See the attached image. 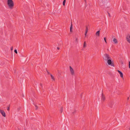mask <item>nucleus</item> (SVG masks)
Instances as JSON below:
<instances>
[{
	"instance_id": "obj_1",
	"label": "nucleus",
	"mask_w": 130,
	"mask_h": 130,
	"mask_svg": "<svg viewBox=\"0 0 130 130\" xmlns=\"http://www.w3.org/2000/svg\"><path fill=\"white\" fill-rule=\"evenodd\" d=\"M7 4L10 8H13L14 6V4L12 0H8Z\"/></svg>"
},
{
	"instance_id": "obj_2",
	"label": "nucleus",
	"mask_w": 130,
	"mask_h": 130,
	"mask_svg": "<svg viewBox=\"0 0 130 130\" xmlns=\"http://www.w3.org/2000/svg\"><path fill=\"white\" fill-rule=\"evenodd\" d=\"M103 59L106 61L109 59H111L109 55L107 54H105L104 55Z\"/></svg>"
},
{
	"instance_id": "obj_3",
	"label": "nucleus",
	"mask_w": 130,
	"mask_h": 130,
	"mask_svg": "<svg viewBox=\"0 0 130 130\" xmlns=\"http://www.w3.org/2000/svg\"><path fill=\"white\" fill-rule=\"evenodd\" d=\"M107 61V62L108 65H111L113 67L115 66L113 63L112 62L111 58L109 59Z\"/></svg>"
},
{
	"instance_id": "obj_4",
	"label": "nucleus",
	"mask_w": 130,
	"mask_h": 130,
	"mask_svg": "<svg viewBox=\"0 0 130 130\" xmlns=\"http://www.w3.org/2000/svg\"><path fill=\"white\" fill-rule=\"evenodd\" d=\"M114 103L112 102H110L109 103L108 105V106L111 108H112L113 106Z\"/></svg>"
},
{
	"instance_id": "obj_5",
	"label": "nucleus",
	"mask_w": 130,
	"mask_h": 130,
	"mask_svg": "<svg viewBox=\"0 0 130 130\" xmlns=\"http://www.w3.org/2000/svg\"><path fill=\"white\" fill-rule=\"evenodd\" d=\"M69 67L71 74L72 75H74V71L73 69L71 66H70Z\"/></svg>"
},
{
	"instance_id": "obj_6",
	"label": "nucleus",
	"mask_w": 130,
	"mask_h": 130,
	"mask_svg": "<svg viewBox=\"0 0 130 130\" xmlns=\"http://www.w3.org/2000/svg\"><path fill=\"white\" fill-rule=\"evenodd\" d=\"M0 112L3 117H6L5 113L4 110H0Z\"/></svg>"
},
{
	"instance_id": "obj_7",
	"label": "nucleus",
	"mask_w": 130,
	"mask_h": 130,
	"mask_svg": "<svg viewBox=\"0 0 130 130\" xmlns=\"http://www.w3.org/2000/svg\"><path fill=\"white\" fill-rule=\"evenodd\" d=\"M126 39L127 41L129 43H130V35H128L126 36Z\"/></svg>"
},
{
	"instance_id": "obj_8",
	"label": "nucleus",
	"mask_w": 130,
	"mask_h": 130,
	"mask_svg": "<svg viewBox=\"0 0 130 130\" xmlns=\"http://www.w3.org/2000/svg\"><path fill=\"white\" fill-rule=\"evenodd\" d=\"M101 100L102 102H104L105 100V97L104 95H103L102 92V93Z\"/></svg>"
},
{
	"instance_id": "obj_9",
	"label": "nucleus",
	"mask_w": 130,
	"mask_h": 130,
	"mask_svg": "<svg viewBox=\"0 0 130 130\" xmlns=\"http://www.w3.org/2000/svg\"><path fill=\"white\" fill-rule=\"evenodd\" d=\"M117 71L119 73L120 75V76L121 78H123V75L122 73L119 70H118Z\"/></svg>"
},
{
	"instance_id": "obj_10",
	"label": "nucleus",
	"mask_w": 130,
	"mask_h": 130,
	"mask_svg": "<svg viewBox=\"0 0 130 130\" xmlns=\"http://www.w3.org/2000/svg\"><path fill=\"white\" fill-rule=\"evenodd\" d=\"M100 30H99L96 33V35L97 36H100Z\"/></svg>"
},
{
	"instance_id": "obj_11",
	"label": "nucleus",
	"mask_w": 130,
	"mask_h": 130,
	"mask_svg": "<svg viewBox=\"0 0 130 130\" xmlns=\"http://www.w3.org/2000/svg\"><path fill=\"white\" fill-rule=\"evenodd\" d=\"M71 26L70 27V31L71 32H72V22H71Z\"/></svg>"
},
{
	"instance_id": "obj_12",
	"label": "nucleus",
	"mask_w": 130,
	"mask_h": 130,
	"mask_svg": "<svg viewBox=\"0 0 130 130\" xmlns=\"http://www.w3.org/2000/svg\"><path fill=\"white\" fill-rule=\"evenodd\" d=\"M113 41L115 43H118L117 40L116 38H114L113 39Z\"/></svg>"
},
{
	"instance_id": "obj_13",
	"label": "nucleus",
	"mask_w": 130,
	"mask_h": 130,
	"mask_svg": "<svg viewBox=\"0 0 130 130\" xmlns=\"http://www.w3.org/2000/svg\"><path fill=\"white\" fill-rule=\"evenodd\" d=\"M50 75H51V78L52 79H53V80H54L55 78L54 77H53V75L51 74H50Z\"/></svg>"
},
{
	"instance_id": "obj_14",
	"label": "nucleus",
	"mask_w": 130,
	"mask_h": 130,
	"mask_svg": "<svg viewBox=\"0 0 130 130\" xmlns=\"http://www.w3.org/2000/svg\"><path fill=\"white\" fill-rule=\"evenodd\" d=\"M86 46V42L85 41L84 43V45L83 47H85Z\"/></svg>"
},
{
	"instance_id": "obj_15",
	"label": "nucleus",
	"mask_w": 130,
	"mask_h": 130,
	"mask_svg": "<svg viewBox=\"0 0 130 130\" xmlns=\"http://www.w3.org/2000/svg\"><path fill=\"white\" fill-rule=\"evenodd\" d=\"M88 31V28L87 27V26H86V31H85V32H86V34H87V33Z\"/></svg>"
},
{
	"instance_id": "obj_16",
	"label": "nucleus",
	"mask_w": 130,
	"mask_h": 130,
	"mask_svg": "<svg viewBox=\"0 0 130 130\" xmlns=\"http://www.w3.org/2000/svg\"><path fill=\"white\" fill-rule=\"evenodd\" d=\"M65 3H66V0H64L63 1V5L64 6L65 5Z\"/></svg>"
},
{
	"instance_id": "obj_17",
	"label": "nucleus",
	"mask_w": 130,
	"mask_h": 130,
	"mask_svg": "<svg viewBox=\"0 0 130 130\" xmlns=\"http://www.w3.org/2000/svg\"><path fill=\"white\" fill-rule=\"evenodd\" d=\"M62 110H63L62 107H61V109H60V111L61 113L62 112Z\"/></svg>"
},
{
	"instance_id": "obj_18",
	"label": "nucleus",
	"mask_w": 130,
	"mask_h": 130,
	"mask_svg": "<svg viewBox=\"0 0 130 130\" xmlns=\"http://www.w3.org/2000/svg\"><path fill=\"white\" fill-rule=\"evenodd\" d=\"M35 106V107H36V110H37L38 109V106L35 105H34Z\"/></svg>"
},
{
	"instance_id": "obj_19",
	"label": "nucleus",
	"mask_w": 130,
	"mask_h": 130,
	"mask_svg": "<svg viewBox=\"0 0 130 130\" xmlns=\"http://www.w3.org/2000/svg\"><path fill=\"white\" fill-rule=\"evenodd\" d=\"M104 40L105 41V42H106V43H107V41H106V37H104Z\"/></svg>"
},
{
	"instance_id": "obj_20",
	"label": "nucleus",
	"mask_w": 130,
	"mask_h": 130,
	"mask_svg": "<svg viewBox=\"0 0 130 130\" xmlns=\"http://www.w3.org/2000/svg\"><path fill=\"white\" fill-rule=\"evenodd\" d=\"M14 52L16 54H17L18 53V52L16 49L15 50H14Z\"/></svg>"
},
{
	"instance_id": "obj_21",
	"label": "nucleus",
	"mask_w": 130,
	"mask_h": 130,
	"mask_svg": "<svg viewBox=\"0 0 130 130\" xmlns=\"http://www.w3.org/2000/svg\"><path fill=\"white\" fill-rule=\"evenodd\" d=\"M46 71H47V74H50H50H51L49 72H48V71L47 70H46Z\"/></svg>"
},
{
	"instance_id": "obj_22",
	"label": "nucleus",
	"mask_w": 130,
	"mask_h": 130,
	"mask_svg": "<svg viewBox=\"0 0 130 130\" xmlns=\"http://www.w3.org/2000/svg\"><path fill=\"white\" fill-rule=\"evenodd\" d=\"M129 68H130V61H129Z\"/></svg>"
},
{
	"instance_id": "obj_23",
	"label": "nucleus",
	"mask_w": 130,
	"mask_h": 130,
	"mask_svg": "<svg viewBox=\"0 0 130 130\" xmlns=\"http://www.w3.org/2000/svg\"><path fill=\"white\" fill-rule=\"evenodd\" d=\"M40 86H41V87L42 88V87H43L42 85V84L41 83L40 84Z\"/></svg>"
},
{
	"instance_id": "obj_24",
	"label": "nucleus",
	"mask_w": 130,
	"mask_h": 130,
	"mask_svg": "<svg viewBox=\"0 0 130 130\" xmlns=\"http://www.w3.org/2000/svg\"><path fill=\"white\" fill-rule=\"evenodd\" d=\"M75 41L76 42H78L77 38H76L75 39Z\"/></svg>"
},
{
	"instance_id": "obj_25",
	"label": "nucleus",
	"mask_w": 130,
	"mask_h": 130,
	"mask_svg": "<svg viewBox=\"0 0 130 130\" xmlns=\"http://www.w3.org/2000/svg\"><path fill=\"white\" fill-rule=\"evenodd\" d=\"M10 49H11V51H12L13 50V47L12 46L11 48H10Z\"/></svg>"
},
{
	"instance_id": "obj_26",
	"label": "nucleus",
	"mask_w": 130,
	"mask_h": 130,
	"mask_svg": "<svg viewBox=\"0 0 130 130\" xmlns=\"http://www.w3.org/2000/svg\"><path fill=\"white\" fill-rule=\"evenodd\" d=\"M9 109H10V108H9V107H7V109L8 110H9Z\"/></svg>"
},
{
	"instance_id": "obj_27",
	"label": "nucleus",
	"mask_w": 130,
	"mask_h": 130,
	"mask_svg": "<svg viewBox=\"0 0 130 130\" xmlns=\"http://www.w3.org/2000/svg\"><path fill=\"white\" fill-rule=\"evenodd\" d=\"M108 15L109 16V17H110V14L108 12Z\"/></svg>"
},
{
	"instance_id": "obj_28",
	"label": "nucleus",
	"mask_w": 130,
	"mask_h": 130,
	"mask_svg": "<svg viewBox=\"0 0 130 130\" xmlns=\"http://www.w3.org/2000/svg\"><path fill=\"white\" fill-rule=\"evenodd\" d=\"M57 49L58 50H59V47H57Z\"/></svg>"
},
{
	"instance_id": "obj_29",
	"label": "nucleus",
	"mask_w": 130,
	"mask_h": 130,
	"mask_svg": "<svg viewBox=\"0 0 130 130\" xmlns=\"http://www.w3.org/2000/svg\"><path fill=\"white\" fill-rule=\"evenodd\" d=\"M86 34H86V32H85V36H86Z\"/></svg>"
},
{
	"instance_id": "obj_30",
	"label": "nucleus",
	"mask_w": 130,
	"mask_h": 130,
	"mask_svg": "<svg viewBox=\"0 0 130 130\" xmlns=\"http://www.w3.org/2000/svg\"><path fill=\"white\" fill-rule=\"evenodd\" d=\"M129 99V97H128V98H127V100H128Z\"/></svg>"
},
{
	"instance_id": "obj_31",
	"label": "nucleus",
	"mask_w": 130,
	"mask_h": 130,
	"mask_svg": "<svg viewBox=\"0 0 130 130\" xmlns=\"http://www.w3.org/2000/svg\"><path fill=\"white\" fill-rule=\"evenodd\" d=\"M18 109L20 110V109Z\"/></svg>"
},
{
	"instance_id": "obj_32",
	"label": "nucleus",
	"mask_w": 130,
	"mask_h": 130,
	"mask_svg": "<svg viewBox=\"0 0 130 130\" xmlns=\"http://www.w3.org/2000/svg\"><path fill=\"white\" fill-rule=\"evenodd\" d=\"M18 109L20 110V109Z\"/></svg>"
},
{
	"instance_id": "obj_33",
	"label": "nucleus",
	"mask_w": 130,
	"mask_h": 130,
	"mask_svg": "<svg viewBox=\"0 0 130 130\" xmlns=\"http://www.w3.org/2000/svg\"><path fill=\"white\" fill-rule=\"evenodd\" d=\"M18 109L20 110V109Z\"/></svg>"
}]
</instances>
